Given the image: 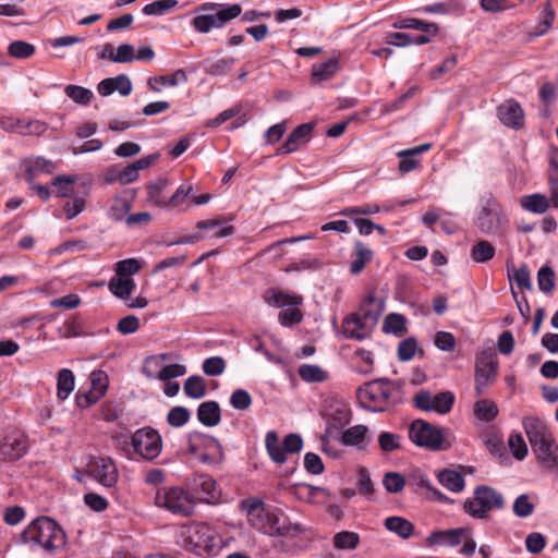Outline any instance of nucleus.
<instances>
[{"label":"nucleus","instance_id":"f257e3e1","mask_svg":"<svg viewBox=\"0 0 558 558\" xmlns=\"http://www.w3.org/2000/svg\"><path fill=\"white\" fill-rule=\"evenodd\" d=\"M242 508L246 510L251 526L266 535L296 537L304 533V527L291 522L281 509L266 507L259 499L243 500Z\"/></svg>","mask_w":558,"mask_h":558},{"label":"nucleus","instance_id":"f03ea898","mask_svg":"<svg viewBox=\"0 0 558 558\" xmlns=\"http://www.w3.org/2000/svg\"><path fill=\"white\" fill-rule=\"evenodd\" d=\"M522 424L537 462L558 474V445L551 433L535 416H525Z\"/></svg>","mask_w":558,"mask_h":558},{"label":"nucleus","instance_id":"7ed1b4c3","mask_svg":"<svg viewBox=\"0 0 558 558\" xmlns=\"http://www.w3.org/2000/svg\"><path fill=\"white\" fill-rule=\"evenodd\" d=\"M180 536L183 548L197 556L209 557L216 555L220 548L219 534L205 522H192L182 526Z\"/></svg>","mask_w":558,"mask_h":558},{"label":"nucleus","instance_id":"20e7f679","mask_svg":"<svg viewBox=\"0 0 558 558\" xmlns=\"http://www.w3.org/2000/svg\"><path fill=\"white\" fill-rule=\"evenodd\" d=\"M197 14L192 21L193 28L201 34H207L211 29L222 28L227 23L238 17L242 8L240 4H225L207 2L194 9Z\"/></svg>","mask_w":558,"mask_h":558},{"label":"nucleus","instance_id":"39448f33","mask_svg":"<svg viewBox=\"0 0 558 558\" xmlns=\"http://www.w3.org/2000/svg\"><path fill=\"white\" fill-rule=\"evenodd\" d=\"M23 541L41 546L47 551L62 548L65 545V533L52 519L41 517L35 519L23 532Z\"/></svg>","mask_w":558,"mask_h":558},{"label":"nucleus","instance_id":"423d86ee","mask_svg":"<svg viewBox=\"0 0 558 558\" xmlns=\"http://www.w3.org/2000/svg\"><path fill=\"white\" fill-rule=\"evenodd\" d=\"M505 498L501 493L487 485L475 487L473 496L465 499L463 510L474 519H486L493 510L502 509Z\"/></svg>","mask_w":558,"mask_h":558},{"label":"nucleus","instance_id":"0eeeda50","mask_svg":"<svg viewBox=\"0 0 558 558\" xmlns=\"http://www.w3.org/2000/svg\"><path fill=\"white\" fill-rule=\"evenodd\" d=\"M155 505L184 518L191 517L195 509V496L179 486L159 488L155 495Z\"/></svg>","mask_w":558,"mask_h":558},{"label":"nucleus","instance_id":"6e6552de","mask_svg":"<svg viewBox=\"0 0 558 558\" xmlns=\"http://www.w3.org/2000/svg\"><path fill=\"white\" fill-rule=\"evenodd\" d=\"M507 225L508 218L497 199L493 196L483 198L476 217L480 231L488 235H498L504 232Z\"/></svg>","mask_w":558,"mask_h":558},{"label":"nucleus","instance_id":"1a4fd4ad","mask_svg":"<svg viewBox=\"0 0 558 558\" xmlns=\"http://www.w3.org/2000/svg\"><path fill=\"white\" fill-rule=\"evenodd\" d=\"M360 404L373 412L386 411L390 404L392 388L387 379H377L365 384L356 391Z\"/></svg>","mask_w":558,"mask_h":558},{"label":"nucleus","instance_id":"9d476101","mask_svg":"<svg viewBox=\"0 0 558 558\" xmlns=\"http://www.w3.org/2000/svg\"><path fill=\"white\" fill-rule=\"evenodd\" d=\"M409 438L416 446L434 451L446 450L450 447V442L444 436V430L423 420H415L411 423Z\"/></svg>","mask_w":558,"mask_h":558},{"label":"nucleus","instance_id":"9b49d317","mask_svg":"<svg viewBox=\"0 0 558 558\" xmlns=\"http://www.w3.org/2000/svg\"><path fill=\"white\" fill-rule=\"evenodd\" d=\"M134 451L144 460L153 461L162 450V439L159 433L151 427L137 429L131 437Z\"/></svg>","mask_w":558,"mask_h":558},{"label":"nucleus","instance_id":"f8f14e48","mask_svg":"<svg viewBox=\"0 0 558 558\" xmlns=\"http://www.w3.org/2000/svg\"><path fill=\"white\" fill-rule=\"evenodd\" d=\"M454 395L451 391H441L433 395L429 390H421L414 396V404L426 412L447 414L454 404Z\"/></svg>","mask_w":558,"mask_h":558},{"label":"nucleus","instance_id":"ddd939ff","mask_svg":"<svg viewBox=\"0 0 558 558\" xmlns=\"http://www.w3.org/2000/svg\"><path fill=\"white\" fill-rule=\"evenodd\" d=\"M86 472L106 488H113L119 477L113 460L105 457H92L87 463Z\"/></svg>","mask_w":558,"mask_h":558},{"label":"nucleus","instance_id":"4468645a","mask_svg":"<svg viewBox=\"0 0 558 558\" xmlns=\"http://www.w3.org/2000/svg\"><path fill=\"white\" fill-rule=\"evenodd\" d=\"M187 485L192 490L191 493L195 496V501L199 500L210 504L220 496L217 483L207 474H193L187 478Z\"/></svg>","mask_w":558,"mask_h":558},{"label":"nucleus","instance_id":"2eb2a0df","mask_svg":"<svg viewBox=\"0 0 558 558\" xmlns=\"http://www.w3.org/2000/svg\"><path fill=\"white\" fill-rule=\"evenodd\" d=\"M498 363L494 355L482 352L476 359L475 365V391L483 395L484 389L495 379Z\"/></svg>","mask_w":558,"mask_h":558},{"label":"nucleus","instance_id":"dca6fc26","mask_svg":"<svg viewBox=\"0 0 558 558\" xmlns=\"http://www.w3.org/2000/svg\"><path fill=\"white\" fill-rule=\"evenodd\" d=\"M26 452V442L22 435L12 434L0 438V461H14Z\"/></svg>","mask_w":558,"mask_h":558},{"label":"nucleus","instance_id":"f3484780","mask_svg":"<svg viewBox=\"0 0 558 558\" xmlns=\"http://www.w3.org/2000/svg\"><path fill=\"white\" fill-rule=\"evenodd\" d=\"M22 167L25 171L24 179L28 184H33L40 174H50L57 169L53 161L44 157H28L23 160Z\"/></svg>","mask_w":558,"mask_h":558},{"label":"nucleus","instance_id":"a211bd4d","mask_svg":"<svg viewBox=\"0 0 558 558\" xmlns=\"http://www.w3.org/2000/svg\"><path fill=\"white\" fill-rule=\"evenodd\" d=\"M372 328L356 313L348 315L342 323V333L348 339L364 340L369 336Z\"/></svg>","mask_w":558,"mask_h":558},{"label":"nucleus","instance_id":"6ab92c4d","mask_svg":"<svg viewBox=\"0 0 558 558\" xmlns=\"http://www.w3.org/2000/svg\"><path fill=\"white\" fill-rule=\"evenodd\" d=\"M498 117L508 128L520 129L524 122V113L519 102L510 99L498 107Z\"/></svg>","mask_w":558,"mask_h":558},{"label":"nucleus","instance_id":"aec40b11","mask_svg":"<svg viewBox=\"0 0 558 558\" xmlns=\"http://www.w3.org/2000/svg\"><path fill=\"white\" fill-rule=\"evenodd\" d=\"M264 301L274 307L299 306L303 298L299 294L288 293L278 288H270L263 295Z\"/></svg>","mask_w":558,"mask_h":558},{"label":"nucleus","instance_id":"412c9836","mask_svg":"<svg viewBox=\"0 0 558 558\" xmlns=\"http://www.w3.org/2000/svg\"><path fill=\"white\" fill-rule=\"evenodd\" d=\"M313 128V123H304L296 126L280 147V153L290 154L296 150L301 144L310 140Z\"/></svg>","mask_w":558,"mask_h":558},{"label":"nucleus","instance_id":"4be33fe9","mask_svg":"<svg viewBox=\"0 0 558 558\" xmlns=\"http://www.w3.org/2000/svg\"><path fill=\"white\" fill-rule=\"evenodd\" d=\"M90 385L92 386L89 391L84 396L86 405L96 403L101 397L105 396L109 385L107 374L102 371H94L90 374Z\"/></svg>","mask_w":558,"mask_h":558},{"label":"nucleus","instance_id":"5701e85b","mask_svg":"<svg viewBox=\"0 0 558 558\" xmlns=\"http://www.w3.org/2000/svg\"><path fill=\"white\" fill-rule=\"evenodd\" d=\"M352 262L350 264V272L359 275L365 266L372 262L374 252L362 241H356L352 250Z\"/></svg>","mask_w":558,"mask_h":558},{"label":"nucleus","instance_id":"b1692460","mask_svg":"<svg viewBox=\"0 0 558 558\" xmlns=\"http://www.w3.org/2000/svg\"><path fill=\"white\" fill-rule=\"evenodd\" d=\"M233 219L232 216L222 217V218H214L208 220H202L196 223V228L198 230H211L213 238L219 239L233 234L234 227L233 226H223L225 223L231 221Z\"/></svg>","mask_w":558,"mask_h":558},{"label":"nucleus","instance_id":"393cba45","mask_svg":"<svg viewBox=\"0 0 558 558\" xmlns=\"http://www.w3.org/2000/svg\"><path fill=\"white\" fill-rule=\"evenodd\" d=\"M468 537V529L459 527L452 530L437 531L430 535V543L435 545L458 546Z\"/></svg>","mask_w":558,"mask_h":558},{"label":"nucleus","instance_id":"a878e982","mask_svg":"<svg viewBox=\"0 0 558 558\" xmlns=\"http://www.w3.org/2000/svg\"><path fill=\"white\" fill-rule=\"evenodd\" d=\"M197 439H201L208 452L201 453L199 460L204 463H220L225 459V453L221 444L214 437L197 435Z\"/></svg>","mask_w":558,"mask_h":558},{"label":"nucleus","instance_id":"bb28decb","mask_svg":"<svg viewBox=\"0 0 558 558\" xmlns=\"http://www.w3.org/2000/svg\"><path fill=\"white\" fill-rule=\"evenodd\" d=\"M198 421L208 427L217 426L221 420V410L216 401H205L197 409Z\"/></svg>","mask_w":558,"mask_h":558},{"label":"nucleus","instance_id":"cd10ccee","mask_svg":"<svg viewBox=\"0 0 558 558\" xmlns=\"http://www.w3.org/2000/svg\"><path fill=\"white\" fill-rule=\"evenodd\" d=\"M339 59L336 57L329 60L316 63L312 68V81L314 83H322L330 80L339 71Z\"/></svg>","mask_w":558,"mask_h":558},{"label":"nucleus","instance_id":"c85d7f7f","mask_svg":"<svg viewBox=\"0 0 558 558\" xmlns=\"http://www.w3.org/2000/svg\"><path fill=\"white\" fill-rule=\"evenodd\" d=\"M438 482L452 493H460L465 486L464 477L457 471L444 469L437 473Z\"/></svg>","mask_w":558,"mask_h":558},{"label":"nucleus","instance_id":"c756f323","mask_svg":"<svg viewBox=\"0 0 558 558\" xmlns=\"http://www.w3.org/2000/svg\"><path fill=\"white\" fill-rule=\"evenodd\" d=\"M357 314L369 326L374 327L377 324L378 318L381 314L380 306L378 305L375 296L368 295L367 298H365L360 305V311Z\"/></svg>","mask_w":558,"mask_h":558},{"label":"nucleus","instance_id":"7c9ffc66","mask_svg":"<svg viewBox=\"0 0 558 558\" xmlns=\"http://www.w3.org/2000/svg\"><path fill=\"white\" fill-rule=\"evenodd\" d=\"M265 446L270 459L274 462L282 464L287 461L283 444L280 445L279 437L276 432L270 430L266 434Z\"/></svg>","mask_w":558,"mask_h":558},{"label":"nucleus","instance_id":"2f4dec72","mask_svg":"<svg viewBox=\"0 0 558 558\" xmlns=\"http://www.w3.org/2000/svg\"><path fill=\"white\" fill-rule=\"evenodd\" d=\"M135 287V281L132 278H123L117 275L109 281L110 292L121 300H126Z\"/></svg>","mask_w":558,"mask_h":558},{"label":"nucleus","instance_id":"473e14b6","mask_svg":"<svg viewBox=\"0 0 558 558\" xmlns=\"http://www.w3.org/2000/svg\"><path fill=\"white\" fill-rule=\"evenodd\" d=\"M384 525L388 531L396 533L404 539L409 538L414 532L413 524L401 517H389L385 520Z\"/></svg>","mask_w":558,"mask_h":558},{"label":"nucleus","instance_id":"72a5a7b5","mask_svg":"<svg viewBox=\"0 0 558 558\" xmlns=\"http://www.w3.org/2000/svg\"><path fill=\"white\" fill-rule=\"evenodd\" d=\"M74 389V374L69 368H62L58 373L57 397L60 401L68 399Z\"/></svg>","mask_w":558,"mask_h":558},{"label":"nucleus","instance_id":"f704fd0d","mask_svg":"<svg viewBox=\"0 0 558 558\" xmlns=\"http://www.w3.org/2000/svg\"><path fill=\"white\" fill-rule=\"evenodd\" d=\"M474 414L483 422H492L499 414L497 404L489 399H480L474 403Z\"/></svg>","mask_w":558,"mask_h":558},{"label":"nucleus","instance_id":"c9c22d12","mask_svg":"<svg viewBox=\"0 0 558 558\" xmlns=\"http://www.w3.org/2000/svg\"><path fill=\"white\" fill-rule=\"evenodd\" d=\"M407 319L403 315L397 313L388 314L383 324V331L385 333H393L398 337H402L407 333Z\"/></svg>","mask_w":558,"mask_h":558},{"label":"nucleus","instance_id":"e433bc0d","mask_svg":"<svg viewBox=\"0 0 558 558\" xmlns=\"http://www.w3.org/2000/svg\"><path fill=\"white\" fill-rule=\"evenodd\" d=\"M351 421V412L345 405L337 408L333 412L327 416V433H331L332 429H340Z\"/></svg>","mask_w":558,"mask_h":558},{"label":"nucleus","instance_id":"4c0bfd02","mask_svg":"<svg viewBox=\"0 0 558 558\" xmlns=\"http://www.w3.org/2000/svg\"><path fill=\"white\" fill-rule=\"evenodd\" d=\"M496 254L495 246L487 240L478 241L470 252L471 258L475 263H486L494 258Z\"/></svg>","mask_w":558,"mask_h":558},{"label":"nucleus","instance_id":"58836bf2","mask_svg":"<svg viewBox=\"0 0 558 558\" xmlns=\"http://www.w3.org/2000/svg\"><path fill=\"white\" fill-rule=\"evenodd\" d=\"M184 393L192 399H202L206 396V383L201 376H190L183 386Z\"/></svg>","mask_w":558,"mask_h":558},{"label":"nucleus","instance_id":"ea45409f","mask_svg":"<svg viewBox=\"0 0 558 558\" xmlns=\"http://www.w3.org/2000/svg\"><path fill=\"white\" fill-rule=\"evenodd\" d=\"M360 536L355 532L341 531L333 536V546L340 550H352L357 547Z\"/></svg>","mask_w":558,"mask_h":558},{"label":"nucleus","instance_id":"a19ab883","mask_svg":"<svg viewBox=\"0 0 558 558\" xmlns=\"http://www.w3.org/2000/svg\"><path fill=\"white\" fill-rule=\"evenodd\" d=\"M186 81L187 76L184 70H177L171 75L150 77L148 83L153 90L159 92V88L155 86L156 83L161 84L163 86H177L178 84L185 83Z\"/></svg>","mask_w":558,"mask_h":558},{"label":"nucleus","instance_id":"79ce46f5","mask_svg":"<svg viewBox=\"0 0 558 558\" xmlns=\"http://www.w3.org/2000/svg\"><path fill=\"white\" fill-rule=\"evenodd\" d=\"M368 432L365 425H355L342 433L341 442L344 446H360Z\"/></svg>","mask_w":558,"mask_h":558},{"label":"nucleus","instance_id":"37998d69","mask_svg":"<svg viewBox=\"0 0 558 558\" xmlns=\"http://www.w3.org/2000/svg\"><path fill=\"white\" fill-rule=\"evenodd\" d=\"M131 209V202L123 196H117L112 199V203L108 210V217L111 220L120 221L126 218V214Z\"/></svg>","mask_w":558,"mask_h":558},{"label":"nucleus","instance_id":"c03bdc74","mask_svg":"<svg viewBox=\"0 0 558 558\" xmlns=\"http://www.w3.org/2000/svg\"><path fill=\"white\" fill-rule=\"evenodd\" d=\"M299 376L307 383H322L326 380L327 373L314 364H303L299 367Z\"/></svg>","mask_w":558,"mask_h":558},{"label":"nucleus","instance_id":"a18cd8bd","mask_svg":"<svg viewBox=\"0 0 558 558\" xmlns=\"http://www.w3.org/2000/svg\"><path fill=\"white\" fill-rule=\"evenodd\" d=\"M521 205L524 209L529 211L543 214L548 208V201L544 195L533 194L523 196L521 198Z\"/></svg>","mask_w":558,"mask_h":558},{"label":"nucleus","instance_id":"49530a36","mask_svg":"<svg viewBox=\"0 0 558 558\" xmlns=\"http://www.w3.org/2000/svg\"><path fill=\"white\" fill-rule=\"evenodd\" d=\"M548 177L551 193V204L555 208H558V151H556L550 158Z\"/></svg>","mask_w":558,"mask_h":558},{"label":"nucleus","instance_id":"de8ad7c7","mask_svg":"<svg viewBox=\"0 0 558 558\" xmlns=\"http://www.w3.org/2000/svg\"><path fill=\"white\" fill-rule=\"evenodd\" d=\"M556 275L551 267L543 266L537 271V286L543 293H551L555 288Z\"/></svg>","mask_w":558,"mask_h":558},{"label":"nucleus","instance_id":"09e8293b","mask_svg":"<svg viewBox=\"0 0 558 558\" xmlns=\"http://www.w3.org/2000/svg\"><path fill=\"white\" fill-rule=\"evenodd\" d=\"M166 179H158L155 182L150 183L148 185V202L158 207H167L168 201L161 196L162 191L166 189Z\"/></svg>","mask_w":558,"mask_h":558},{"label":"nucleus","instance_id":"8fccbe9b","mask_svg":"<svg viewBox=\"0 0 558 558\" xmlns=\"http://www.w3.org/2000/svg\"><path fill=\"white\" fill-rule=\"evenodd\" d=\"M35 46L24 40L12 41L8 47V54L16 59H27L35 53Z\"/></svg>","mask_w":558,"mask_h":558},{"label":"nucleus","instance_id":"3c124183","mask_svg":"<svg viewBox=\"0 0 558 558\" xmlns=\"http://www.w3.org/2000/svg\"><path fill=\"white\" fill-rule=\"evenodd\" d=\"M65 95L78 105H88L93 98V92L78 85H68L64 88Z\"/></svg>","mask_w":558,"mask_h":558},{"label":"nucleus","instance_id":"603ef678","mask_svg":"<svg viewBox=\"0 0 558 558\" xmlns=\"http://www.w3.org/2000/svg\"><path fill=\"white\" fill-rule=\"evenodd\" d=\"M47 131V124L39 120H20L19 134L22 136H41Z\"/></svg>","mask_w":558,"mask_h":558},{"label":"nucleus","instance_id":"864d4df0","mask_svg":"<svg viewBox=\"0 0 558 558\" xmlns=\"http://www.w3.org/2000/svg\"><path fill=\"white\" fill-rule=\"evenodd\" d=\"M395 27L417 29V31H422V32H424L426 34H430V35H436L439 31V27L437 24L427 23V22H424V21L417 20V19L404 20L399 25L396 24Z\"/></svg>","mask_w":558,"mask_h":558},{"label":"nucleus","instance_id":"5fc2aeb1","mask_svg":"<svg viewBox=\"0 0 558 558\" xmlns=\"http://www.w3.org/2000/svg\"><path fill=\"white\" fill-rule=\"evenodd\" d=\"M178 5L177 0H157L143 8L145 15H162Z\"/></svg>","mask_w":558,"mask_h":558},{"label":"nucleus","instance_id":"6e6d98bb","mask_svg":"<svg viewBox=\"0 0 558 558\" xmlns=\"http://www.w3.org/2000/svg\"><path fill=\"white\" fill-rule=\"evenodd\" d=\"M400 441L401 437L395 433L381 432L378 436V445L384 452H391L400 449Z\"/></svg>","mask_w":558,"mask_h":558},{"label":"nucleus","instance_id":"4d7b16f0","mask_svg":"<svg viewBox=\"0 0 558 558\" xmlns=\"http://www.w3.org/2000/svg\"><path fill=\"white\" fill-rule=\"evenodd\" d=\"M76 175H58L52 180V185L58 189V196L70 197L73 194V183Z\"/></svg>","mask_w":558,"mask_h":558},{"label":"nucleus","instance_id":"13d9d810","mask_svg":"<svg viewBox=\"0 0 558 558\" xmlns=\"http://www.w3.org/2000/svg\"><path fill=\"white\" fill-rule=\"evenodd\" d=\"M508 278L510 281H514L521 290L532 289L530 271L525 265L521 266L518 269H513L512 272L508 270Z\"/></svg>","mask_w":558,"mask_h":558},{"label":"nucleus","instance_id":"bf43d9fd","mask_svg":"<svg viewBox=\"0 0 558 558\" xmlns=\"http://www.w3.org/2000/svg\"><path fill=\"white\" fill-rule=\"evenodd\" d=\"M190 416L191 413L186 408L178 405L169 411L167 422L172 427H181L189 422Z\"/></svg>","mask_w":558,"mask_h":558},{"label":"nucleus","instance_id":"052dcab7","mask_svg":"<svg viewBox=\"0 0 558 558\" xmlns=\"http://www.w3.org/2000/svg\"><path fill=\"white\" fill-rule=\"evenodd\" d=\"M202 368L207 376H219L226 369V361L221 356H211L204 360Z\"/></svg>","mask_w":558,"mask_h":558},{"label":"nucleus","instance_id":"680f3d73","mask_svg":"<svg viewBox=\"0 0 558 558\" xmlns=\"http://www.w3.org/2000/svg\"><path fill=\"white\" fill-rule=\"evenodd\" d=\"M383 485L388 493L397 494L403 489L405 480L400 473L388 472L384 476Z\"/></svg>","mask_w":558,"mask_h":558},{"label":"nucleus","instance_id":"e2e57ef3","mask_svg":"<svg viewBox=\"0 0 558 558\" xmlns=\"http://www.w3.org/2000/svg\"><path fill=\"white\" fill-rule=\"evenodd\" d=\"M512 456L517 460H523L527 454V446L521 434H511L508 440Z\"/></svg>","mask_w":558,"mask_h":558},{"label":"nucleus","instance_id":"0e129e2a","mask_svg":"<svg viewBox=\"0 0 558 558\" xmlns=\"http://www.w3.org/2000/svg\"><path fill=\"white\" fill-rule=\"evenodd\" d=\"M141 264L136 258H126L117 263L116 275L129 278V276L135 275L140 271Z\"/></svg>","mask_w":558,"mask_h":558},{"label":"nucleus","instance_id":"69168bd1","mask_svg":"<svg viewBox=\"0 0 558 558\" xmlns=\"http://www.w3.org/2000/svg\"><path fill=\"white\" fill-rule=\"evenodd\" d=\"M535 506L530 502L529 496L522 494L518 496L513 502V513L519 518H526L534 512Z\"/></svg>","mask_w":558,"mask_h":558},{"label":"nucleus","instance_id":"338daca9","mask_svg":"<svg viewBox=\"0 0 558 558\" xmlns=\"http://www.w3.org/2000/svg\"><path fill=\"white\" fill-rule=\"evenodd\" d=\"M230 404L240 411L247 410L252 405V397L244 389H235L231 393Z\"/></svg>","mask_w":558,"mask_h":558},{"label":"nucleus","instance_id":"774afa93","mask_svg":"<svg viewBox=\"0 0 558 558\" xmlns=\"http://www.w3.org/2000/svg\"><path fill=\"white\" fill-rule=\"evenodd\" d=\"M417 349V342L415 338L410 337L399 343L398 357L400 361H410L415 355Z\"/></svg>","mask_w":558,"mask_h":558}]
</instances>
